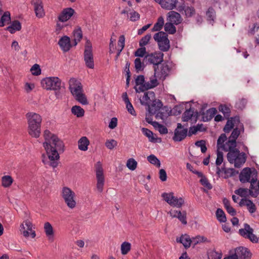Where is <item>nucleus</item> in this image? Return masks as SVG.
Returning a JSON list of instances; mask_svg holds the SVG:
<instances>
[{
  "instance_id": "obj_1",
  "label": "nucleus",
  "mask_w": 259,
  "mask_h": 259,
  "mask_svg": "<svg viewBox=\"0 0 259 259\" xmlns=\"http://www.w3.org/2000/svg\"><path fill=\"white\" fill-rule=\"evenodd\" d=\"M43 136L45 139L43 146L50 160L49 165L56 168L58 165V160L60 158L59 152L64 151V143L48 130L44 131Z\"/></svg>"
},
{
  "instance_id": "obj_2",
  "label": "nucleus",
  "mask_w": 259,
  "mask_h": 259,
  "mask_svg": "<svg viewBox=\"0 0 259 259\" xmlns=\"http://www.w3.org/2000/svg\"><path fill=\"white\" fill-rule=\"evenodd\" d=\"M28 122V133L32 137L38 138L41 133V116L34 112H29L26 114Z\"/></svg>"
},
{
  "instance_id": "obj_3",
  "label": "nucleus",
  "mask_w": 259,
  "mask_h": 259,
  "mask_svg": "<svg viewBox=\"0 0 259 259\" xmlns=\"http://www.w3.org/2000/svg\"><path fill=\"white\" fill-rule=\"evenodd\" d=\"M69 90L75 99L82 105H88L89 102L85 94L83 93L81 82L72 78L69 80Z\"/></svg>"
},
{
  "instance_id": "obj_4",
  "label": "nucleus",
  "mask_w": 259,
  "mask_h": 259,
  "mask_svg": "<svg viewBox=\"0 0 259 259\" xmlns=\"http://www.w3.org/2000/svg\"><path fill=\"white\" fill-rule=\"evenodd\" d=\"M240 134V130L235 128L232 131L228 141L227 136L225 134H222L218 139V146L219 148H223L224 151H228L231 148H235L236 146V139Z\"/></svg>"
},
{
  "instance_id": "obj_5",
  "label": "nucleus",
  "mask_w": 259,
  "mask_h": 259,
  "mask_svg": "<svg viewBox=\"0 0 259 259\" xmlns=\"http://www.w3.org/2000/svg\"><path fill=\"white\" fill-rule=\"evenodd\" d=\"M228 151L227 159L230 163L234 164L235 167H240L245 162L246 157L244 153H240L235 148H231Z\"/></svg>"
},
{
  "instance_id": "obj_6",
  "label": "nucleus",
  "mask_w": 259,
  "mask_h": 259,
  "mask_svg": "<svg viewBox=\"0 0 259 259\" xmlns=\"http://www.w3.org/2000/svg\"><path fill=\"white\" fill-rule=\"evenodd\" d=\"M40 83L42 88L47 91H59L61 88V80L56 76L44 78Z\"/></svg>"
},
{
  "instance_id": "obj_7",
  "label": "nucleus",
  "mask_w": 259,
  "mask_h": 259,
  "mask_svg": "<svg viewBox=\"0 0 259 259\" xmlns=\"http://www.w3.org/2000/svg\"><path fill=\"white\" fill-rule=\"evenodd\" d=\"M61 195L68 208L72 209L76 206V194L70 188L67 187H63Z\"/></svg>"
},
{
  "instance_id": "obj_8",
  "label": "nucleus",
  "mask_w": 259,
  "mask_h": 259,
  "mask_svg": "<svg viewBox=\"0 0 259 259\" xmlns=\"http://www.w3.org/2000/svg\"><path fill=\"white\" fill-rule=\"evenodd\" d=\"M153 38L157 42L159 49L163 52L167 51L170 48L169 40L167 34L163 31L156 33Z\"/></svg>"
},
{
  "instance_id": "obj_9",
  "label": "nucleus",
  "mask_w": 259,
  "mask_h": 259,
  "mask_svg": "<svg viewBox=\"0 0 259 259\" xmlns=\"http://www.w3.org/2000/svg\"><path fill=\"white\" fill-rule=\"evenodd\" d=\"M95 167L97 179L96 188L99 192L102 193L105 185V177L102 164L100 161H98L95 164Z\"/></svg>"
},
{
  "instance_id": "obj_10",
  "label": "nucleus",
  "mask_w": 259,
  "mask_h": 259,
  "mask_svg": "<svg viewBox=\"0 0 259 259\" xmlns=\"http://www.w3.org/2000/svg\"><path fill=\"white\" fill-rule=\"evenodd\" d=\"M163 199L170 205L177 208H180L184 203V200L182 197L178 198L174 195V193H163L162 194Z\"/></svg>"
},
{
  "instance_id": "obj_11",
  "label": "nucleus",
  "mask_w": 259,
  "mask_h": 259,
  "mask_svg": "<svg viewBox=\"0 0 259 259\" xmlns=\"http://www.w3.org/2000/svg\"><path fill=\"white\" fill-rule=\"evenodd\" d=\"M32 223L28 220L24 221L20 226V231L23 236L28 238L30 237L34 238L36 236L35 231Z\"/></svg>"
},
{
  "instance_id": "obj_12",
  "label": "nucleus",
  "mask_w": 259,
  "mask_h": 259,
  "mask_svg": "<svg viewBox=\"0 0 259 259\" xmlns=\"http://www.w3.org/2000/svg\"><path fill=\"white\" fill-rule=\"evenodd\" d=\"M243 228L240 229L238 231L239 235L245 239L249 240L251 242L257 241V236L253 233L254 230L249 225L244 224Z\"/></svg>"
},
{
  "instance_id": "obj_13",
  "label": "nucleus",
  "mask_w": 259,
  "mask_h": 259,
  "mask_svg": "<svg viewBox=\"0 0 259 259\" xmlns=\"http://www.w3.org/2000/svg\"><path fill=\"white\" fill-rule=\"evenodd\" d=\"M84 60L88 67L91 69L94 68V62L92 52V47L91 43L89 41H87L85 46Z\"/></svg>"
},
{
  "instance_id": "obj_14",
  "label": "nucleus",
  "mask_w": 259,
  "mask_h": 259,
  "mask_svg": "<svg viewBox=\"0 0 259 259\" xmlns=\"http://www.w3.org/2000/svg\"><path fill=\"white\" fill-rule=\"evenodd\" d=\"M163 54L161 52H155L147 54L145 59L150 64L158 65L163 61Z\"/></svg>"
},
{
  "instance_id": "obj_15",
  "label": "nucleus",
  "mask_w": 259,
  "mask_h": 259,
  "mask_svg": "<svg viewBox=\"0 0 259 259\" xmlns=\"http://www.w3.org/2000/svg\"><path fill=\"white\" fill-rule=\"evenodd\" d=\"M169 69L167 64H162L154 69V73L159 79L162 80L168 75Z\"/></svg>"
},
{
  "instance_id": "obj_16",
  "label": "nucleus",
  "mask_w": 259,
  "mask_h": 259,
  "mask_svg": "<svg viewBox=\"0 0 259 259\" xmlns=\"http://www.w3.org/2000/svg\"><path fill=\"white\" fill-rule=\"evenodd\" d=\"M187 129L182 127L181 123H178L177 127L175 131L173 140L176 142H180L185 139L187 135Z\"/></svg>"
},
{
  "instance_id": "obj_17",
  "label": "nucleus",
  "mask_w": 259,
  "mask_h": 259,
  "mask_svg": "<svg viewBox=\"0 0 259 259\" xmlns=\"http://www.w3.org/2000/svg\"><path fill=\"white\" fill-rule=\"evenodd\" d=\"M238 259H251L252 253L246 247L240 246L234 249Z\"/></svg>"
},
{
  "instance_id": "obj_18",
  "label": "nucleus",
  "mask_w": 259,
  "mask_h": 259,
  "mask_svg": "<svg viewBox=\"0 0 259 259\" xmlns=\"http://www.w3.org/2000/svg\"><path fill=\"white\" fill-rule=\"evenodd\" d=\"M75 13L74 9L71 8H67L64 9L61 13L58 16V20L64 22L68 21Z\"/></svg>"
},
{
  "instance_id": "obj_19",
  "label": "nucleus",
  "mask_w": 259,
  "mask_h": 259,
  "mask_svg": "<svg viewBox=\"0 0 259 259\" xmlns=\"http://www.w3.org/2000/svg\"><path fill=\"white\" fill-rule=\"evenodd\" d=\"M167 20L170 23L175 25H178L181 23L182 21L181 15L175 11H169L167 14Z\"/></svg>"
},
{
  "instance_id": "obj_20",
  "label": "nucleus",
  "mask_w": 259,
  "mask_h": 259,
  "mask_svg": "<svg viewBox=\"0 0 259 259\" xmlns=\"http://www.w3.org/2000/svg\"><path fill=\"white\" fill-rule=\"evenodd\" d=\"M155 99V94L153 92L148 91L144 93L143 96L140 98V103L143 105H149Z\"/></svg>"
},
{
  "instance_id": "obj_21",
  "label": "nucleus",
  "mask_w": 259,
  "mask_h": 259,
  "mask_svg": "<svg viewBox=\"0 0 259 259\" xmlns=\"http://www.w3.org/2000/svg\"><path fill=\"white\" fill-rule=\"evenodd\" d=\"M239 205L241 207L245 206L251 214L255 212L256 210L255 205L252 201L247 198L241 199L239 203Z\"/></svg>"
},
{
  "instance_id": "obj_22",
  "label": "nucleus",
  "mask_w": 259,
  "mask_h": 259,
  "mask_svg": "<svg viewBox=\"0 0 259 259\" xmlns=\"http://www.w3.org/2000/svg\"><path fill=\"white\" fill-rule=\"evenodd\" d=\"M58 45L64 52L69 51L71 47L70 39L68 36L66 35L62 37L59 40Z\"/></svg>"
},
{
  "instance_id": "obj_23",
  "label": "nucleus",
  "mask_w": 259,
  "mask_h": 259,
  "mask_svg": "<svg viewBox=\"0 0 259 259\" xmlns=\"http://www.w3.org/2000/svg\"><path fill=\"white\" fill-rule=\"evenodd\" d=\"M178 0H160L159 4L162 8L172 10L176 8Z\"/></svg>"
},
{
  "instance_id": "obj_24",
  "label": "nucleus",
  "mask_w": 259,
  "mask_h": 259,
  "mask_svg": "<svg viewBox=\"0 0 259 259\" xmlns=\"http://www.w3.org/2000/svg\"><path fill=\"white\" fill-rule=\"evenodd\" d=\"M252 172L249 167H245L242 169L239 175V180L242 183L250 182Z\"/></svg>"
},
{
  "instance_id": "obj_25",
  "label": "nucleus",
  "mask_w": 259,
  "mask_h": 259,
  "mask_svg": "<svg viewBox=\"0 0 259 259\" xmlns=\"http://www.w3.org/2000/svg\"><path fill=\"white\" fill-rule=\"evenodd\" d=\"M157 78L158 77L154 74V75L150 78L149 81L145 82V87H142V88L139 89L138 90L140 91H145V90L156 87L158 84Z\"/></svg>"
},
{
  "instance_id": "obj_26",
  "label": "nucleus",
  "mask_w": 259,
  "mask_h": 259,
  "mask_svg": "<svg viewBox=\"0 0 259 259\" xmlns=\"http://www.w3.org/2000/svg\"><path fill=\"white\" fill-rule=\"evenodd\" d=\"M148 111L150 114H154L161 108L162 104L159 100L154 99L151 105H148Z\"/></svg>"
},
{
  "instance_id": "obj_27",
  "label": "nucleus",
  "mask_w": 259,
  "mask_h": 259,
  "mask_svg": "<svg viewBox=\"0 0 259 259\" xmlns=\"http://www.w3.org/2000/svg\"><path fill=\"white\" fill-rule=\"evenodd\" d=\"M33 5L36 16L39 18L43 17L45 15V13L41 1L36 0L34 2Z\"/></svg>"
},
{
  "instance_id": "obj_28",
  "label": "nucleus",
  "mask_w": 259,
  "mask_h": 259,
  "mask_svg": "<svg viewBox=\"0 0 259 259\" xmlns=\"http://www.w3.org/2000/svg\"><path fill=\"white\" fill-rule=\"evenodd\" d=\"M178 10L180 12L184 11L186 17L188 18L192 17L195 13V10L194 7H186L184 4L179 6Z\"/></svg>"
},
{
  "instance_id": "obj_29",
  "label": "nucleus",
  "mask_w": 259,
  "mask_h": 259,
  "mask_svg": "<svg viewBox=\"0 0 259 259\" xmlns=\"http://www.w3.org/2000/svg\"><path fill=\"white\" fill-rule=\"evenodd\" d=\"M141 130L142 133L148 138L150 142L157 143L160 142V139L156 137L150 130L144 127H143Z\"/></svg>"
},
{
  "instance_id": "obj_30",
  "label": "nucleus",
  "mask_w": 259,
  "mask_h": 259,
  "mask_svg": "<svg viewBox=\"0 0 259 259\" xmlns=\"http://www.w3.org/2000/svg\"><path fill=\"white\" fill-rule=\"evenodd\" d=\"M177 242L182 243L186 248L190 247L191 244L192 243V240L190 236L187 234H184L181 235L180 238H177Z\"/></svg>"
},
{
  "instance_id": "obj_31",
  "label": "nucleus",
  "mask_w": 259,
  "mask_h": 259,
  "mask_svg": "<svg viewBox=\"0 0 259 259\" xmlns=\"http://www.w3.org/2000/svg\"><path fill=\"white\" fill-rule=\"evenodd\" d=\"M2 13L3 11L0 10V27L9 24L11 20V15L9 12H5L3 15Z\"/></svg>"
},
{
  "instance_id": "obj_32",
  "label": "nucleus",
  "mask_w": 259,
  "mask_h": 259,
  "mask_svg": "<svg viewBox=\"0 0 259 259\" xmlns=\"http://www.w3.org/2000/svg\"><path fill=\"white\" fill-rule=\"evenodd\" d=\"M89 145L90 141L86 137H82L78 141V148L81 151L88 150Z\"/></svg>"
},
{
  "instance_id": "obj_33",
  "label": "nucleus",
  "mask_w": 259,
  "mask_h": 259,
  "mask_svg": "<svg viewBox=\"0 0 259 259\" xmlns=\"http://www.w3.org/2000/svg\"><path fill=\"white\" fill-rule=\"evenodd\" d=\"M44 231L49 240H53L54 232L52 225L49 222H46L44 224Z\"/></svg>"
},
{
  "instance_id": "obj_34",
  "label": "nucleus",
  "mask_w": 259,
  "mask_h": 259,
  "mask_svg": "<svg viewBox=\"0 0 259 259\" xmlns=\"http://www.w3.org/2000/svg\"><path fill=\"white\" fill-rule=\"evenodd\" d=\"M217 110L215 108H211L202 114L203 120L208 121L210 120L216 114Z\"/></svg>"
},
{
  "instance_id": "obj_35",
  "label": "nucleus",
  "mask_w": 259,
  "mask_h": 259,
  "mask_svg": "<svg viewBox=\"0 0 259 259\" xmlns=\"http://www.w3.org/2000/svg\"><path fill=\"white\" fill-rule=\"evenodd\" d=\"M136 86L135 87V90L137 92L140 93L142 91H139V89L142 87H145V78L143 75H139L135 79Z\"/></svg>"
},
{
  "instance_id": "obj_36",
  "label": "nucleus",
  "mask_w": 259,
  "mask_h": 259,
  "mask_svg": "<svg viewBox=\"0 0 259 259\" xmlns=\"http://www.w3.org/2000/svg\"><path fill=\"white\" fill-rule=\"evenodd\" d=\"M71 111L72 114L77 117H82L84 115V109L79 106H73L71 109Z\"/></svg>"
},
{
  "instance_id": "obj_37",
  "label": "nucleus",
  "mask_w": 259,
  "mask_h": 259,
  "mask_svg": "<svg viewBox=\"0 0 259 259\" xmlns=\"http://www.w3.org/2000/svg\"><path fill=\"white\" fill-rule=\"evenodd\" d=\"M21 28V23L18 21H13L11 25L7 27V30L11 33H14L17 31H19Z\"/></svg>"
},
{
  "instance_id": "obj_38",
  "label": "nucleus",
  "mask_w": 259,
  "mask_h": 259,
  "mask_svg": "<svg viewBox=\"0 0 259 259\" xmlns=\"http://www.w3.org/2000/svg\"><path fill=\"white\" fill-rule=\"evenodd\" d=\"M74 46H76L82 38V33L80 27H78L73 31Z\"/></svg>"
},
{
  "instance_id": "obj_39",
  "label": "nucleus",
  "mask_w": 259,
  "mask_h": 259,
  "mask_svg": "<svg viewBox=\"0 0 259 259\" xmlns=\"http://www.w3.org/2000/svg\"><path fill=\"white\" fill-rule=\"evenodd\" d=\"M13 182V179L10 176H4L2 178V185L5 188L9 187Z\"/></svg>"
},
{
  "instance_id": "obj_40",
  "label": "nucleus",
  "mask_w": 259,
  "mask_h": 259,
  "mask_svg": "<svg viewBox=\"0 0 259 259\" xmlns=\"http://www.w3.org/2000/svg\"><path fill=\"white\" fill-rule=\"evenodd\" d=\"M222 171H224L225 174V178H227L228 177H231L234 172V170L233 168H223L221 169L220 167H217V173L218 175H220Z\"/></svg>"
},
{
  "instance_id": "obj_41",
  "label": "nucleus",
  "mask_w": 259,
  "mask_h": 259,
  "mask_svg": "<svg viewBox=\"0 0 259 259\" xmlns=\"http://www.w3.org/2000/svg\"><path fill=\"white\" fill-rule=\"evenodd\" d=\"M164 25V19L162 17L158 18L157 22L154 24L152 29V31H157L160 30Z\"/></svg>"
},
{
  "instance_id": "obj_42",
  "label": "nucleus",
  "mask_w": 259,
  "mask_h": 259,
  "mask_svg": "<svg viewBox=\"0 0 259 259\" xmlns=\"http://www.w3.org/2000/svg\"><path fill=\"white\" fill-rule=\"evenodd\" d=\"M131 244L126 241L123 242L121 244V253L122 255H125L127 254V253L131 249Z\"/></svg>"
},
{
  "instance_id": "obj_43",
  "label": "nucleus",
  "mask_w": 259,
  "mask_h": 259,
  "mask_svg": "<svg viewBox=\"0 0 259 259\" xmlns=\"http://www.w3.org/2000/svg\"><path fill=\"white\" fill-rule=\"evenodd\" d=\"M194 113V109L190 108L189 109L187 110L183 114L182 120L183 121H188L191 119L193 116Z\"/></svg>"
},
{
  "instance_id": "obj_44",
  "label": "nucleus",
  "mask_w": 259,
  "mask_h": 259,
  "mask_svg": "<svg viewBox=\"0 0 259 259\" xmlns=\"http://www.w3.org/2000/svg\"><path fill=\"white\" fill-rule=\"evenodd\" d=\"M147 160L151 164L155 165L157 167H160V160L153 154H151L147 157Z\"/></svg>"
},
{
  "instance_id": "obj_45",
  "label": "nucleus",
  "mask_w": 259,
  "mask_h": 259,
  "mask_svg": "<svg viewBox=\"0 0 259 259\" xmlns=\"http://www.w3.org/2000/svg\"><path fill=\"white\" fill-rule=\"evenodd\" d=\"M222 253L221 251L210 250L208 252V259H221Z\"/></svg>"
},
{
  "instance_id": "obj_46",
  "label": "nucleus",
  "mask_w": 259,
  "mask_h": 259,
  "mask_svg": "<svg viewBox=\"0 0 259 259\" xmlns=\"http://www.w3.org/2000/svg\"><path fill=\"white\" fill-rule=\"evenodd\" d=\"M137 162L133 158L128 159L126 164L127 167L131 170H135L137 167Z\"/></svg>"
},
{
  "instance_id": "obj_47",
  "label": "nucleus",
  "mask_w": 259,
  "mask_h": 259,
  "mask_svg": "<svg viewBox=\"0 0 259 259\" xmlns=\"http://www.w3.org/2000/svg\"><path fill=\"white\" fill-rule=\"evenodd\" d=\"M216 217L218 220L220 222H225L227 220L225 212L221 208H218L217 210Z\"/></svg>"
},
{
  "instance_id": "obj_48",
  "label": "nucleus",
  "mask_w": 259,
  "mask_h": 259,
  "mask_svg": "<svg viewBox=\"0 0 259 259\" xmlns=\"http://www.w3.org/2000/svg\"><path fill=\"white\" fill-rule=\"evenodd\" d=\"M220 150H224L223 148H219L217 146V157L215 161L217 165H221L223 162V153L221 151H220Z\"/></svg>"
},
{
  "instance_id": "obj_49",
  "label": "nucleus",
  "mask_w": 259,
  "mask_h": 259,
  "mask_svg": "<svg viewBox=\"0 0 259 259\" xmlns=\"http://www.w3.org/2000/svg\"><path fill=\"white\" fill-rule=\"evenodd\" d=\"M164 30L169 34H174L176 32V28L174 24L170 22H167L164 25Z\"/></svg>"
},
{
  "instance_id": "obj_50",
  "label": "nucleus",
  "mask_w": 259,
  "mask_h": 259,
  "mask_svg": "<svg viewBox=\"0 0 259 259\" xmlns=\"http://www.w3.org/2000/svg\"><path fill=\"white\" fill-rule=\"evenodd\" d=\"M219 111L222 112L224 116L228 118L231 112L230 109L226 105H221L219 107Z\"/></svg>"
},
{
  "instance_id": "obj_51",
  "label": "nucleus",
  "mask_w": 259,
  "mask_h": 259,
  "mask_svg": "<svg viewBox=\"0 0 259 259\" xmlns=\"http://www.w3.org/2000/svg\"><path fill=\"white\" fill-rule=\"evenodd\" d=\"M206 15L208 21H214L215 18V12L212 8L210 7L208 9L206 12Z\"/></svg>"
},
{
  "instance_id": "obj_52",
  "label": "nucleus",
  "mask_w": 259,
  "mask_h": 259,
  "mask_svg": "<svg viewBox=\"0 0 259 259\" xmlns=\"http://www.w3.org/2000/svg\"><path fill=\"white\" fill-rule=\"evenodd\" d=\"M151 38V35L150 34H147L144 37H143L139 42V45L140 47H145L147 44H148Z\"/></svg>"
},
{
  "instance_id": "obj_53",
  "label": "nucleus",
  "mask_w": 259,
  "mask_h": 259,
  "mask_svg": "<svg viewBox=\"0 0 259 259\" xmlns=\"http://www.w3.org/2000/svg\"><path fill=\"white\" fill-rule=\"evenodd\" d=\"M235 194L240 196L241 197H245L248 196V193H250L249 189L246 188H239L236 190L235 191Z\"/></svg>"
},
{
  "instance_id": "obj_54",
  "label": "nucleus",
  "mask_w": 259,
  "mask_h": 259,
  "mask_svg": "<svg viewBox=\"0 0 259 259\" xmlns=\"http://www.w3.org/2000/svg\"><path fill=\"white\" fill-rule=\"evenodd\" d=\"M152 125L155 127L158 128V131L160 134H165L168 132L167 129L164 125L159 124L157 122H153L152 123Z\"/></svg>"
},
{
  "instance_id": "obj_55",
  "label": "nucleus",
  "mask_w": 259,
  "mask_h": 259,
  "mask_svg": "<svg viewBox=\"0 0 259 259\" xmlns=\"http://www.w3.org/2000/svg\"><path fill=\"white\" fill-rule=\"evenodd\" d=\"M183 224L186 225L187 224V213L185 211H180L179 215L177 218Z\"/></svg>"
},
{
  "instance_id": "obj_56",
  "label": "nucleus",
  "mask_w": 259,
  "mask_h": 259,
  "mask_svg": "<svg viewBox=\"0 0 259 259\" xmlns=\"http://www.w3.org/2000/svg\"><path fill=\"white\" fill-rule=\"evenodd\" d=\"M105 145L108 149L112 150L117 146V142L114 139L107 140Z\"/></svg>"
},
{
  "instance_id": "obj_57",
  "label": "nucleus",
  "mask_w": 259,
  "mask_h": 259,
  "mask_svg": "<svg viewBox=\"0 0 259 259\" xmlns=\"http://www.w3.org/2000/svg\"><path fill=\"white\" fill-rule=\"evenodd\" d=\"M235 120V118L234 119ZM233 118L228 120L225 125L224 131L225 133H229L234 127Z\"/></svg>"
},
{
  "instance_id": "obj_58",
  "label": "nucleus",
  "mask_w": 259,
  "mask_h": 259,
  "mask_svg": "<svg viewBox=\"0 0 259 259\" xmlns=\"http://www.w3.org/2000/svg\"><path fill=\"white\" fill-rule=\"evenodd\" d=\"M30 71L32 75L36 76L40 75L41 74V69L39 65L37 64L33 65L30 69Z\"/></svg>"
},
{
  "instance_id": "obj_59",
  "label": "nucleus",
  "mask_w": 259,
  "mask_h": 259,
  "mask_svg": "<svg viewBox=\"0 0 259 259\" xmlns=\"http://www.w3.org/2000/svg\"><path fill=\"white\" fill-rule=\"evenodd\" d=\"M146 54V50L145 47H141L138 49L137 51L135 52V56L139 57H145V55Z\"/></svg>"
},
{
  "instance_id": "obj_60",
  "label": "nucleus",
  "mask_w": 259,
  "mask_h": 259,
  "mask_svg": "<svg viewBox=\"0 0 259 259\" xmlns=\"http://www.w3.org/2000/svg\"><path fill=\"white\" fill-rule=\"evenodd\" d=\"M191 240L192 243L195 245L199 243L206 241V238L203 236H197L195 237H193Z\"/></svg>"
},
{
  "instance_id": "obj_61",
  "label": "nucleus",
  "mask_w": 259,
  "mask_h": 259,
  "mask_svg": "<svg viewBox=\"0 0 259 259\" xmlns=\"http://www.w3.org/2000/svg\"><path fill=\"white\" fill-rule=\"evenodd\" d=\"M135 67L137 71H139L143 69L144 65L142 62L141 59L138 58L135 60Z\"/></svg>"
},
{
  "instance_id": "obj_62",
  "label": "nucleus",
  "mask_w": 259,
  "mask_h": 259,
  "mask_svg": "<svg viewBox=\"0 0 259 259\" xmlns=\"http://www.w3.org/2000/svg\"><path fill=\"white\" fill-rule=\"evenodd\" d=\"M195 145L197 147H200L201 151L202 152V153H204L206 151L207 148L206 147L205 141L200 140V141H197L195 143Z\"/></svg>"
},
{
  "instance_id": "obj_63",
  "label": "nucleus",
  "mask_w": 259,
  "mask_h": 259,
  "mask_svg": "<svg viewBox=\"0 0 259 259\" xmlns=\"http://www.w3.org/2000/svg\"><path fill=\"white\" fill-rule=\"evenodd\" d=\"M201 177V179L200 180V182L202 185L204 187H206L208 189H211L212 188L211 185L209 183L208 180L203 176Z\"/></svg>"
},
{
  "instance_id": "obj_64",
  "label": "nucleus",
  "mask_w": 259,
  "mask_h": 259,
  "mask_svg": "<svg viewBox=\"0 0 259 259\" xmlns=\"http://www.w3.org/2000/svg\"><path fill=\"white\" fill-rule=\"evenodd\" d=\"M140 14L135 11L130 13V19L132 21L135 22L138 20L140 19Z\"/></svg>"
}]
</instances>
